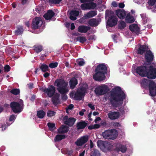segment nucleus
I'll use <instances>...</instances> for the list:
<instances>
[{
    "label": "nucleus",
    "instance_id": "obj_1",
    "mask_svg": "<svg viewBox=\"0 0 156 156\" xmlns=\"http://www.w3.org/2000/svg\"><path fill=\"white\" fill-rule=\"evenodd\" d=\"M136 71L142 77L147 76L151 79L156 78V68L154 67L152 65L144 63L143 66L137 67Z\"/></svg>",
    "mask_w": 156,
    "mask_h": 156
},
{
    "label": "nucleus",
    "instance_id": "obj_2",
    "mask_svg": "<svg viewBox=\"0 0 156 156\" xmlns=\"http://www.w3.org/2000/svg\"><path fill=\"white\" fill-rule=\"evenodd\" d=\"M126 98L124 92L119 87H116L111 91L109 101L112 105L115 108L118 106V102L122 101Z\"/></svg>",
    "mask_w": 156,
    "mask_h": 156
},
{
    "label": "nucleus",
    "instance_id": "obj_3",
    "mask_svg": "<svg viewBox=\"0 0 156 156\" xmlns=\"http://www.w3.org/2000/svg\"><path fill=\"white\" fill-rule=\"evenodd\" d=\"M94 72L93 78L95 80L101 81L104 80L105 78V74L108 72L107 66L104 63L99 64L96 68Z\"/></svg>",
    "mask_w": 156,
    "mask_h": 156
},
{
    "label": "nucleus",
    "instance_id": "obj_4",
    "mask_svg": "<svg viewBox=\"0 0 156 156\" xmlns=\"http://www.w3.org/2000/svg\"><path fill=\"white\" fill-rule=\"evenodd\" d=\"M54 85L57 87V89L62 94V99L66 101L68 98L66 94L69 91L68 83L62 79H57L55 81Z\"/></svg>",
    "mask_w": 156,
    "mask_h": 156
},
{
    "label": "nucleus",
    "instance_id": "obj_5",
    "mask_svg": "<svg viewBox=\"0 0 156 156\" xmlns=\"http://www.w3.org/2000/svg\"><path fill=\"white\" fill-rule=\"evenodd\" d=\"M105 18L108 20L106 22L107 26L112 27L116 25L118 22V18L115 16L114 13L112 11L106 10L105 14Z\"/></svg>",
    "mask_w": 156,
    "mask_h": 156
},
{
    "label": "nucleus",
    "instance_id": "obj_6",
    "mask_svg": "<svg viewBox=\"0 0 156 156\" xmlns=\"http://www.w3.org/2000/svg\"><path fill=\"white\" fill-rule=\"evenodd\" d=\"M109 90V89L108 86L103 84L96 87L95 89L94 92L96 94L102 95L105 94Z\"/></svg>",
    "mask_w": 156,
    "mask_h": 156
},
{
    "label": "nucleus",
    "instance_id": "obj_7",
    "mask_svg": "<svg viewBox=\"0 0 156 156\" xmlns=\"http://www.w3.org/2000/svg\"><path fill=\"white\" fill-rule=\"evenodd\" d=\"M103 137L108 140H114L117 136V135L114 133L113 130L108 129L105 130L102 134Z\"/></svg>",
    "mask_w": 156,
    "mask_h": 156
},
{
    "label": "nucleus",
    "instance_id": "obj_8",
    "mask_svg": "<svg viewBox=\"0 0 156 156\" xmlns=\"http://www.w3.org/2000/svg\"><path fill=\"white\" fill-rule=\"evenodd\" d=\"M43 22L41 17H36L32 21L31 27L32 29L36 30L42 26Z\"/></svg>",
    "mask_w": 156,
    "mask_h": 156
},
{
    "label": "nucleus",
    "instance_id": "obj_9",
    "mask_svg": "<svg viewBox=\"0 0 156 156\" xmlns=\"http://www.w3.org/2000/svg\"><path fill=\"white\" fill-rule=\"evenodd\" d=\"M10 105L12 110L15 113H20L22 110L23 108L20 104L19 102H12Z\"/></svg>",
    "mask_w": 156,
    "mask_h": 156
},
{
    "label": "nucleus",
    "instance_id": "obj_10",
    "mask_svg": "<svg viewBox=\"0 0 156 156\" xmlns=\"http://www.w3.org/2000/svg\"><path fill=\"white\" fill-rule=\"evenodd\" d=\"M149 89L150 94L152 97L156 96V84L153 80H151L149 83Z\"/></svg>",
    "mask_w": 156,
    "mask_h": 156
},
{
    "label": "nucleus",
    "instance_id": "obj_11",
    "mask_svg": "<svg viewBox=\"0 0 156 156\" xmlns=\"http://www.w3.org/2000/svg\"><path fill=\"white\" fill-rule=\"evenodd\" d=\"M43 91L49 97H52L55 93V87L53 85H50L49 88H45L43 89Z\"/></svg>",
    "mask_w": 156,
    "mask_h": 156
},
{
    "label": "nucleus",
    "instance_id": "obj_12",
    "mask_svg": "<svg viewBox=\"0 0 156 156\" xmlns=\"http://www.w3.org/2000/svg\"><path fill=\"white\" fill-rule=\"evenodd\" d=\"M76 120V119L74 118H68L67 115L65 116L63 120L65 124L70 126H72L74 124Z\"/></svg>",
    "mask_w": 156,
    "mask_h": 156
},
{
    "label": "nucleus",
    "instance_id": "obj_13",
    "mask_svg": "<svg viewBox=\"0 0 156 156\" xmlns=\"http://www.w3.org/2000/svg\"><path fill=\"white\" fill-rule=\"evenodd\" d=\"M88 136H84L78 139L75 143L78 146H81L86 143L88 140Z\"/></svg>",
    "mask_w": 156,
    "mask_h": 156
},
{
    "label": "nucleus",
    "instance_id": "obj_14",
    "mask_svg": "<svg viewBox=\"0 0 156 156\" xmlns=\"http://www.w3.org/2000/svg\"><path fill=\"white\" fill-rule=\"evenodd\" d=\"M154 55L151 51H146L145 58L147 62H151L153 61Z\"/></svg>",
    "mask_w": 156,
    "mask_h": 156
},
{
    "label": "nucleus",
    "instance_id": "obj_15",
    "mask_svg": "<svg viewBox=\"0 0 156 156\" xmlns=\"http://www.w3.org/2000/svg\"><path fill=\"white\" fill-rule=\"evenodd\" d=\"M115 13L118 17L121 20L124 19L126 15V12L123 9H118L115 11Z\"/></svg>",
    "mask_w": 156,
    "mask_h": 156
},
{
    "label": "nucleus",
    "instance_id": "obj_16",
    "mask_svg": "<svg viewBox=\"0 0 156 156\" xmlns=\"http://www.w3.org/2000/svg\"><path fill=\"white\" fill-rule=\"evenodd\" d=\"M108 118L111 120L118 119L119 118L120 116L119 112L115 111H110L108 113Z\"/></svg>",
    "mask_w": 156,
    "mask_h": 156
},
{
    "label": "nucleus",
    "instance_id": "obj_17",
    "mask_svg": "<svg viewBox=\"0 0 156 156\" xmlns=\"http://www.w3.org/2000/svg\"><path fill=\"white\" fill-rule=\"evenodd\" d=\"M127 150V147L125 145H122L117 143L115 145V150L118 152L121 151L122 153L125 152Z\"/></svg>",
    "mask_w": 156,
    "mask_h": 156
},
{
    "label": "nucleus",
    "instance_id": "obj_18",
    "mask_svg": "<svg viewBox=\"0 0 156 156\" xmlns=\"http://www.w3.org/2000/svg\"><path fill=\"white\" fill-rule=\"evenodd\" d=\"M129 29L133 33H135L137 35L140 32V29L136 24H134L130 25Z\"/></svg>",
    "mask_w": 156,
    "mask_h": 156
},
{
    "label": "nucleus",
    "instance_id": "obj_19",
    "mask_svg": "<svg viewBox=\"0 0 156 156\" xmlns=\"http://www.w3.org/2000/svg\"><path fill=\"white\" fill-rule=\"evenodd\" d=\"M97 14V11H91L87 12L86 14H85L82 17L83 20L87 19L91 17H92Z\"/></svg>",
    "mask_w": 156,
    "mask_h": 156
},
{
    "label": "nucleus",
    "instance_id": "obj_20",
    "mask_svg": "<svg viewBox=\"0 0 156 156\" xmlns=\"http://www.w3.org/2000/svg\"><path fill=\"white\" fill-rule=\"evenodd\" d=\"M88 123L84 121L81 120L78 122L76 125V128L78 130L84 129L87 125Z\"/></svg>",
    "mask_w": 156,
    "mask_h": 156
},
{
    "label": "nucleus",
    "instance_id": "obj_21",
    "mask_svg": "<svg viewBox=\"0 0 156 156\" xmlns=\"http://www.w3.org/2000/svg\"><path fill=\"white\" fill-rule=\"evenodd\" d=\"M79 14V12L76 10H72L70 13L69 18L72 20H75L76 19V17Z\"/></svg>",
    "mask_w": 156,
    "mask_h": 156
},
{
    "label": "nucleus",
    "instance_id": "obj_22",
    "mask_svg": "<svg viewBox=\"0 0 156 156\" xmlns=\"http://www.w3.org/2000/svg\"><path fill=\"white\" fill-rule=\"evenodd\" d=\"M77 84V80L74 77L72 78L69 82L70 87L71 89H74Z\"/></svg>",
    "mask_w": 156,
    "mask_h": 156
},
{
    "label": "nucleus",
    "instance_id": "obj_23",
    "mask_svg": "<svg viewBox=\"0 0 156 156\" xmlns=\"http://www.w3.org/2000/svg\"><path fill=\"white\" fill-rule=\"evenodd\" d=\"M55 15V12L52 10H49L43 16L46 20H48L51 19Z\"/></svg>",
    "mask_w": 156,
    "mask_h": 156
},
{
    "label": "nucleus",
    "instance_id": "obj_24",
    "mask_svg": "<svg viewBox=\"0 0 156 156\" xmlns=\"http://www.w3.org/2000/svg\"><path fill=\"white\" fill-rule=\"evenodd\" d=\"M90 29V27L80 25L79 26L77 30L78 32L81 33H86Z\"/></svg>",
    "mask_w": 156,
    "mask_h": 156
},
{
    "label": "nucleus",
    "instance_id": "obj_25",
    "mask_svg": "<svg viewBox=\"0 0 156 156\" xmlns=\"http://www.w3.org/2000/svg\"><path fill=\"white\" fill-rule=\"evenodd\" d=\"M148 47L146 45H140L137 50V53L140 55H143L146 51H147Z\"/></svg>",
    "mask_w": 156,
    "mask_h": 156
},
{
    "label": "nucleus",
    "instance_id": "obj_26",
    "mask_svg": "<svg viewBox=\"0 0 156 156\" xmlns=\"http://www.w3.org/2000/svg\"><path fill=\"white\" fill-rule=\"evenodd\" d=\"M59 94L56 93L52 97V101L54 105H56L60 103V101L59 100Z\"/></svg>",
    "mask_w": 156,
    "mask_h": 156
},
{
    "label": "nucleus",
    "instance_id": "obj_27",
    "mask_svg": "<svg viewBox=\"0 0 156 156\" xmlns=\"http://www.w3.org/2000/svg\"><path fill=\"white\" fill-rule=\"evenodd\" d=\"M69 129L67 126L62 125L58 129V132L59 133H66L68 131Z\"/></svg>",
    "mask_w": 156,
    "mask_h": 156
},
{
    "label": "nucleus",
    "instance_id": "obj_28",
    "mask_svg": "<svg viewBox=\"0 0 156 156\" xmlns=\"http://www.w3.org/2000/svg\"><path fill=\"white\" fill-rule=\"evenodd\" d=\"M89 25L92 27L97 26L99 24V22L96 19L93 18L89 20L88 21Z\"/></svg>",
    "mask_w": 156,
    "mask_h": 156
},
{
    "label": "nucleus",
    "instance_id": "obj_29",
    "mask_svg": "<svg viewBox=\"0 0 156 156\" xmlns=\"http://www.w3.org/2000/svg\"><path fill=\"white\" fill-rule=\"evenodd\" d=\"M126 21L127 23H132L134 22L135 20L133 17L131 16L129 13L127 14L125 18Z\"/></svg>",
    "mask_w": 156,
    "mask_h": 156
},
{
    "label": "nucleus",
    "instance_id": "obj_30",
    "mask_svg": "<svg viewBox=\"0 0 156 156\" xmlns=\"http://www.w3.org/2000/svg\"><path fill=\"white\" fill-rule=\"evenodd\" d=\"M34 50L37 53L40 52L43 49V46L40 44H36L33 47Z\"/></svg>",
    "mask_w": 156,
    "mask_h": 156
},
{
    "label": "nucleus",
    "instance_id": "obj_31",
    "mask_svg": "<svg viewBox=\"0 0 156 156\" xmlns=\"http://www.w3.org/2000/svg\"><path fill=\"white\" fill-rule=\"evenodd\" d=\"M40 69L42 72H46L50 71V69L49 68L48 66L44 63L41 65L40 66Z\"/></svg>",
    "mask_w": 156,
    "mask_h": 156
},
{
    "label": "nucleus",
    "instance_id": "obj_32",
    "mask_svg": "<svg viewBox=\"0 0 156 156\" xmlns=\"http://www.w3.org/2000/svg\"><path fill=\"white\" fill-rule=\"evenodd\" d=\"M84 96L80 92H79L77 90L74 94V100L77 101L80 100L82 99L83 97Z\"/></svg>",
    "mask_w": 156,
    "mask_h": 156
},
{
    "label": "nucleus",
    "instance_id": "obj_33",
    "mask_svg": "<svg viewBox=\"0 0 156 156\" xmlns=\"http://www.w3.org/2000/svg\"><path fill=\"white\" fill-rule=\"evenodd\" d=\"M66 138V136L64 135L58 134L55 138L54 141L55 142H58Z\"/></svg>",
    "mask_w": 156,
    "mask_h": 156
},
{
    "label": "nucleus",
    "instance_id": "obj_34",
    "mask_svg": "<svg viewBox=\"0 0 156 156\" xmlns=\"http://www.w3.org/2000/svg\"><path fill=\"white\" fill-rule=\"evenodd\" d=\"M46 113L43 110H40L37 112V115L40 119H43L45 116Z\"/></svg>",
    "mask_w": 156,
    "mask_h": 156
},
{
    "label": "nucleus",
    "instance_id": "obj_35",
    "mask_svg": "<svg viewBox=\"0 0 156 156\" xmlns=\"http://www.w3.org/2000/svg\"><path fill=\"white\" fill-rule=\"evenodd\" d=\"M24 30L22 26H19L17 27V30H15V33L16 35H20L22 34Z\"/></svg>",
    "mask_w": 156,
    "mask_h": 156
},
{
    "label": "nucleus",
    "instance_id": "obj_36",
    "mask_svg": "<svg viewBox=\"0 0 156 156\" xmlns=\"http://www.w3.org/2000/svg\"><path fill=\"white\" fill-rule=\"evenodd\" d=\"M47 126L49 130L51 131H53L56 129L55 125L54 123H51L50 122L48 123Z\"/></svg>",
    "mask_w": 156,
    "mask_h": 156
},
{
    "label": "nucleus",
    "instance_id": "obj_37",
    "mask_svg": "<svg viewBox=\"0 0 156 156\" xmlns=\"http://www.w3.org/2000/svg\"><path fill=\"white\" fill-rule=\"evenodd\" d=\"M151 80L150 81L147 79H144L141 82V84L143 87L145 88L149 85L148 83H150Z\"/></svg>",
    "mask_w": 156,
    "mask_h": 156
},
{
    "label": "nucleus",
    "instance_id": "obj_38",
    "mask_svg": "<svg viewBox=\"0 0 156 156\" xmlns=\"http://www.w3.org/2000/svg\"><path fill=\"white\" fill-rule=\"evenodd\" d=\"M90 156H100V154L99 151L94 149L91 152Z\"/></svg>",
    "mask_w": 156,
    "mask_h": 156
},
{
    "label": "nucleus",
    "instance_id": "obj_39",
    "mask_svg": "<svg viewBox=\"0 0 156 156\" xmlns=\"http://www.w3.org/2000/svg\"><path fill=\"white\" fill-rule=\"evenodd\" d=\"M77 41H79L80 43L83 44L87 41L86 38L83 37H78L76 38Z\"/></svg>",
    "mask_w": 156,
    "mask_h": 156
},
{
    "label": "nucleus",
    "instance_id": "obj_40",
    "mask_svg": "<svg viewBox=\"0 0 156 156\" xmlns=\"http://www.w3.org/2000/svg\"><path fill=\"white\" fill-rule=\"evenodd\" d=\"M87 4L88 9H94L97 6L96 3L93 2L87 3Z\"/></svg>",
    "mask_w": 156,
    "mask_h": 156
},
{
    "label": "nucleus",
    "instance_id": "obj_41",
    "mask_svg": "<svg viewBox=\"0 0 156 156\" xmlns=\"http://www.w3.org/2000/svg\"><path fill=\"white\" fill-rule=\"evenodd\" d=\"M10 92L14 95H17L20 93V90L19 89H13L11 90Z\"/></svg>",
    "mask_w": 156,
    "mask_h": 156
},
{
    "label": "nucleus",
    "instance_id": "obj_42",
    "mask_svg": "<svg viewBox=\"0 0 156 156\" xmlns=\"http://www.w3.org/2000/svg\"><path fill=\"white\" fill-rule=\"evenodd\" d=\"M126 27V24L125 22L123 20H120L119 25V29H124Z\"/></svg>",
    "mask_w": 156,
    "mask_h": 156
},
{
    "label": "nucleus",
    "instance_id": "obj_43",
    "mask_svg": "<svg viewBox=\"0 0 156 156\" xmlns=\"http://www.w3.org/2000/svg\"><path fill=\"white\" fill-rule=\"evenodd\" d=\"M86 90V88L85 87H80L77 90L79 92H80L81 94L84 96L85 94Z\"/></svg>",
    "mask_w": 156,
    "mask_h": 156
},
{
    "label": "nucleus",
    "instance_id": "obj_44",
    "mask_svg": "<svg viewBox=\"0 0 156 156\" xmlns=\"http://www.w3.org/2000/svg\"><path fill=\"white\" fill-rule=\"evenodd\" d=\"M58 63L57 62H51L49 64V66L51 68H54L57 67Z\"/></svg>",
    "mask_w": 156,
    "mask_h": 156
},
{
    "label": "nucleus",
    "instance_id": "obj_45",
    "mask_svg": "<svg viewBox=\"0 0 156 156\" xmlns=\"http://www.w3.org/2000/svg\"><path fill=\"white\" fill-rule=\"evenodd\" d=\"M81 9L84 10L88 9L87 3L82 4L80 5Z\"/></svg>",
    "mask_w": 156,
    "mask_h": 156
},
{
    "label": "nucleus",
    "instance_id": "obj_46",
    "mask_svg": "<svg viewBox=\"0 0 156 156\" xmlns=\"http://www.w3.org/2000/svg\"><path fill=\"white\" fill-rule=\"evenodd\" d=\"M55 112L54 111L49 110L47 112V115L48 116L51 117L52 116L55 115Z\"/></svg>",
    "mask_w": 156,
    "mask_h": 156
},
{
    "label": "nucleus",
    "instance_id": "obj_47",
    "mask_svg": "<svg viewBox=\"0 0 156 156\" xmlns=\"http://www.w3.org/2000/svg\"><path fill=\"white\" fill-rule=\"evenodd\" d=\"M62 0H49V2L51 4H59Z\"/></svg>",
    "mask_w": 156,
    "mask_h": 156
},
{
    "label": "nucleus",
    "instance_id": "obj_48",
    "mask_svg": "<svg viewBox=\"0 0 156 156\" xmlns=\"http://www.w3.org/2000/svg\"><path fill=\"white\" fill-rule=\"evenodd\" d=\"M11 69L10 66L8 65H5L4 67V71L5 72H9Z\"/></svg>",
    "mask_w": 156,
    "mask_h": 156
},
{
    "label": "nucleus",
    "instance_id": "obj_49",
    "mask_svg": "<svg viewBox=\"0 0 156 156\" xmlns=\"http://www.w3.org/2000/svg\"><path fill=\"white\" fill-rule=\"evenodd\" d=\"M112 125L116 128H118L121 126L119 123L117 122H113Z\"/></svg>",
    "mask_w": 156,
    "mask_h": 156
},
{
    "label": "nucleus",
    "instance_id": "obj_50",
    "mask_svg": "<svg viewBox=\"0 0 156 156\" xmlns=\"http://www.w3.org/2000/svg\"><path fill=\"white\" fill-rule=\"evenodd\" d=\"M156 1V0H149L148 1L149 5L153 6L154 4Z\"/></svg>",
    "mask_w": 156,
    "mask_h": 156
},
{
    "label": "nucleus",
    "instance_id": "obj_51",
    "mask_svg": "<svg viewBox=\"0 0 156 156\" xmlns=\"http://www.w3.org/2000/svg\"><path fill=\"white\" fill-rule=\"evenodd\" d=\"M118 6V4L115 1H113L112 2V4H111V6L114 7H116Z\"/></svg>",
    "mask_w": 156,
    "mask_h": 156
},
{
    "label": "nucleus",
    "instance_id": "obj_52",
    "mask_svg": "<svg viewBox=\"0 0 156 156\" xmlns=\"http://www.w3.org/2000/svg\"><path fill=\"white\" fill-rule=\"evenodd\" d=\"M81 3L89 2H93L94 0H79Z\"/></svg>",
    "mask_w": 156,
    "mask_h": 156
},
{
    "label": "nucleus",
    "instance_id": "obj_53",
    "mask_svg": "<svg viewBox=\"0 0 156 156\" xmlns=\"http://www.w3.org/2000/svg\"><path fill=\"white\" fill-rule=\"evenodd\" d=\"M44 73H45L43 74V76L45 78H47L50 76V74L49 73H48L47 72Z\"/></svg>",
    "mask_w": 156,
    "mask_h": 156
},
{
    "label": "nucleus",
    "instance_id": "obj_54",
    "mask_svg": "<svg viewBox=\"0 0 156 156\" xmlns=\"http://www.w3.org/2000/svg\"><path fill=\"white\" fill-rule=\"evenodd\" d=\"M86 111L85 109H82L79 112V114L80 116H83L84 114V112Z\"/></svg>",
    "mask_w": 156,
    "mask_h": 156
},
{
    "label": "nucleus",
    "instance_id": "obj_55",
    "mask_svg": "<svg viewBox=\"0 0 156 156\" xmlns=\"http://www.w3.org/2000/svg\"><path fill=\"white\" fill-rule=\"evenodd\" d=\"M36 95L34 94H33L30 98V100L32 101H34L36 98Z\"/></svg>",
    "mask_w": 156,
    "mask_h": 156
},
{
    "label": "nucleus",
    "instance_id": "obj_56",
    "mask_svg": "<svg viewBox=\"0 0 156 156\" xmlns=\"http://www.w3.org/2000/svg\"><path fill=\"white\" fill-rule=\"evenodd\" d=\"M88 107L91 108V109L94 110L95 109V107L94 105H92L91 103H89L88 104Z\"/></svg>",
    "mask_w": 156,
    "mask_h": 156
},
{
    "label": "nucleus",
    "instance_id": "obj_57",
    "mask_svg": "<svg viewBox=\"0 0 156 156\" xmlns=\"http://www.w3.org/2000/svg\"><path fill=\"white\" fill-rule=\"evenodd\" d=\"M125 6V4L123 3H119V7L120 8L122 9Z\"/></svg>",
    "mask_w": 156,
    "mask_h": 156
},
{
    "label": "nucleus",
    "instance_id": "obj_58",
    "mask_svg": "<svg viewBox=\"0 0 156 156\" xmlns=\"http://www.w3.org/2000/svg\"><path fill=\"white\" fill-rule=\"evenodd\" d=\"M78 64L79 66H83L84 65L85 62L83 61H80L78 62Z\"/></svg>",
    "mask_w": 156,
    "mask_h": 156
},
{
    "label": "nucleus",
    "instance_id": "obj_59",
    "mask_svg": "<svg viewBox=\"0 0 156 156\" xmlns=\"http://www.w3.org/2000/svg\"><path fill=\"white\" fill-rule=\"evenodd\" d=\"M94 129H97L100 127V125L98 124H95L93 125Z\"/></svg>",
    "mask_w": 156,
    "mask_h": 156
},
{
    "label": "nucleus",
    "instance_id": "obj_60",
    "mask_svg": "<svg viewBox=\"0 0 156 156\" xmlns=\"http://www.w3.org/2000/svg\"><path fill=\"white\" fill-rule=\"evenodd\" d=\"M15 119V117L14 115H12L10 116L9 118V120L10 121H12Z\"/></svg>",
    "mask_w": 156,
    "mask_h": 156
},
{
    "label": "nucleus",
    "instance_id": "obj_61",
    "mask_svg": "<svg viewBox=\"0 0 156 156\" xmlns=\"http://www.w3.org/2000/svg\"><path fill=\"white\" fill-rule=\"evenodd\" d=\"M74 107V105L72 104H71L68 105L67 108L69 110L72 109Z\"/></svg>",
    "mask_w": 156,
    "mask_h": 156
},
{
    "label": "nucleus",
    "instance_id": "obj_62",
    "mask_svg": "<svg viewBox=\"0 0 156 156\" xmlns=\"http://www.w3.org/2000/svg\"><path fill=\"white\" fill-rule=\"evenodd\" d=\"M75 26L74 23H72L71 24L70 29L71 30H73L75 28Z\"/></svg>",
    "mask_w": 156,
    "mask_h": 156
},
{
    "label": "nucleus",
    "instance_id": "obj_63",
    "mask_svg": "<svg viewBox=\"0 0 156 156\" xmlns=\"http://www.w3.org/2000/svg\"><path fill=\"white\" fill-rule=\"evenodd\" d=\"M73 151L72 150H69L67 151V153L69 155H72V154L73 153Z\"/></svg>",
    "mask_w": 156,
    "mask_h": 156
},
{
    "label": "nucleus",
    "instance_id": "obj_64",
    "mask_svg": "<svg viewBox=\"0 0 156 156\" xmlns=\"http://www.w3.org/2000/svg\"><path fill=\"white\" fill-rule=\"evenodd\" d=\"M101 120V118L99 117H97L94 120V122L95 123H97L98 121H99Z\"/></svg>",
    "mask_w": 156,
    "mask_h": 156
}]
</instances>
